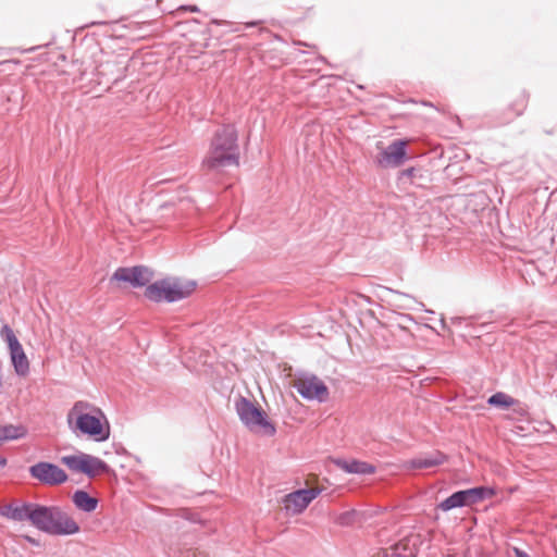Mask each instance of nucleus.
<instances>
[{"mask_svg":"<svg viewBox=\"0 0 557 557\" xmlns=\"http://www.w3.org/2000/svg\"><path fill=\"white\" fill-rule=\"evenodd\" d=\"M67 423L75 431L88 435L97 442L110 437L109 422L101 411L88 401L79 400L67 413Z\"/></svg>","mask_w":557,"mask_h":557,"instance_id":"f257e3e1","label":"nucleus"},{"mask_svg":"<svg viewBox=\"0 0 557 557\" xmlns=\"http://www.w3.org/2000/svg\"><path fill=\"white\" fill-rule=\"evenodd\" d=\"M237 131L233 125L219 127L210 144L209 151L202 165L208 170H218L224 166L239 164V147Z\"/></svg>","mask_w":557,"mask_h":557,"instance_id":"f03ea898","label":"nucleus"},{"mask_svg":"<svg viewBox=\"0 0 557 557\" xmlns=\"http://www.w3.org/2000/svg\"><path fill=\"white\" fill-rule=\"evenodd\" d=\"M32 524L52 535H70L79 531L77 522L58 507L35 505Z\"/></svg>","mask_w":557,"mask_h":557,"instance_id":"7ed1b4c3","label":"nucleus"},{"mask_svg":"<svg viewBox=\"0 0 557 557\" xmlns=\"http://www.w3.org/2000/svg\"><path fill=\"white\" fill-rule=\"evenodd\" d=\"M197 289V282L183 277H165L145 289V296L154 302H175L190 297Z\"/></svg>","mask_w":557,"mask_h":557,"instance_id":"20e7f679","label":"nucleus"},{"mask_svg":"<svg viewBox=\"0 0 557 557\" xmlns=\"http://www.w3.org/2000/svg\"><path fill=\"white\" fill-rule=\"evenodd\" d=\"M235 409L240 421L251 431L260 435L272 436L276 429L267 412L256 403L245 397L235 401Z\"/></svg>","mask_w":557,"mask_h":557,"instance_id":"39448f33","label":"nucleus"},{"mask_svg":"<svg viewBox=\"0 0 557 557\" xmlns=\"http://www.w3.org/2000/svg\"><path fill=\"white\" fill-rule=\"evenodd\" d=\"M61 462L70 470L84 473L90 478L109 471V467L104 461L85 453L63 456Z\"/></svg>","mask_w":557,"mask_h":557,"instance_id":"423d86ee","label":"nucleus"},{"mask_svg":"<svg viewBox=\"0 0 557 557\" xmlns=\"http://www.w3.org/2000/svg\"><path fill=\"white\" fill-rule=\"evenodd\" d=\"M292 386L308 400L324 403L330 396L329 387L315 375H299L293 380Z\"/></svg>","mask_w":557,"mask_h":557,"instance_id":"0eeeda50","label":"nucleus"},{"mask_svg":"<svg viewBox=\"0 0 557 557\" xmlns=\"http://www.w3.org/2000/svg\"><path fill=\"white\" fill-rule=\"evenodd\" d=\"M1 336L7 342L12 363L15 372L20 376H26L29 373V361L24 352V349L15 336L13 330L9 325H3L1 329Z\"/></svg>","mask_w":557,"mask_h":557,"instance_id":"6e6552de","label":"nucleus"},{"mask_svg":"<svg viewBox=\"0 0 557 557\" xmlns=\"http://www.w3.org/2000/svg\"><path fill=\"white\" fill-rule=\"evenodd\" d=\"M407 140H395L387 147L379 144L377 148L381 151L375 159L377 165L383 169L400 166L407 159Z\"/></svg>","mask_w":557,"mask_h":557,"instance_id":"1a4fd4ad","label":"nucleus"},{"mask_svg":"<svg viewBox=\"0 0 557 557\" xmlns=\"http://www.w3.org/2000/svg\"><path fill=\"white\" fill-rule=\"evenodd\" d=\"M423 541V536L419 533L409 534L398 543L381 549L377 557H416Z\"/></svg>","mask_w":557,"mask_h":557,"instance_id":"9d476101","label":"nucleus"},{"mask_svg":"<svg viewBox=\"0 0 557 557\" xmlns=\"http://www.w3.org/2000/svg\"><path fill=\"white\" fill-rule=\"evenodd\" d=\"M321 492L322 488L310 487L286 495L283 499V508L286 515L295 516L301 513Z\"/></svg>","mask_w":557,"mask_h":557,"instance_id":"9b49d317","label":"nucleus"},{"mask_svg":"<svg viewBox=\"0 0 557 557\" xmlns=\"http://www.w3.org/2000/svg\"><path fill=\"white\" fill-rule=\"evenodd\" d=\"M152 278V272L145 267L119 268L113 273L111 281L129 283L134 287L147 285Z\"/></svg>","mask_w":557,"mask_h":557,"instance_id":"f8f14e48","label":"nucleus"},{"mask_svg":"<svg viewBox=\"0 0 557 557\" xmlns=\"http://www.w3.org/2000/svg\"><path fill=\"white\" fill-rule=\"evenodd\" d=\"M30 474L46 484H61L67 480L66 473L55 465L39 462L29 469Z\"/></svg>","mask_w":557,"mask_h":557,"instance_id":"ddd939ff","label":"nucleus"},{"mask_svg":"<svg viewBox=\"0 0 557 557\" xmlns=\"http://www.w3.org/2000/svg\"><path fill=\"white\" fill-rule=\"evenodd\" d=\"M35 508V504H22V505H7L0 509V513L3 517L15 521H23L28 519L32 522V515Z\"/></svg>","mask_w":557,"mask_h":557,"instance_id":"4468645a","label":"nucleus"},{"mask_svg":"<svg viewBox=\"0 0 557 557\" xmlns=\"http://www.w3.org/2000/svg\"><path fill=\"white\" fill-rule=\"evenodd\" d=\"M335 465L348 473L371 474L375 470L372 465L359 460L338 459L335 460Z\"/></svg>","mask_w":557,"mask_h":557,"instance_id":"2eb2a0df","label":"nucleus"},{"mask_svg":"<svg viewBox=\"0 0 557 557\" xmlns=\"http://www.w3.org/2000/svg\"><path fill=\"white\" fill-rule=\"evenodd\" d=\"M463 498L466 500V506L476 504L483 499L493 497L496 492L492 487H473L469 490L462 491Z\"/></svg>","mask_w":557,"mask_h":557,"instance_id":"dca6fc26","label":"nucleus"},{"mask_svg":"<svg viewBox=\"0 0 557 557\" xmlns=\"http://www.w3.org/2000/svg\"><path fill=\"white\" fill-rule=\"evenodd\" d=\"M27 429L23 424L0 425V446L8 441H15L25 437Z\"/></svg>","mask_w":557,"mask_h":557,"instance_id":"f3484780","label":"nucleus"},{"mask_svg":"<svg viewBox=\"0 0 557 557\" xmlns=\"http://www.w3.org/2000/svg\"><path fill=\"white\" fill-rule=\"evenodd\" d=\"M446 461V456L442 453H435L429 456L412 459L410 467L414 469H424L440 466Z\"/></svg>","mask_w":557,"mask_h":557,"instance_id":"a211bd4d","label":"nucleus"},{"mask_svg":"<svg viewBox=\"0 0 557 557\" xmlns=\"http://www.w3.org/2000/svg\"><path fill=\"white\" fill-rule=\"evenodd\" d=\"M73 503L75 506L86 512H91L97 508L98 500L89 496L84 491H76L73 495Z\"/></svg>","mask_w":557,"mask_h":557,"instance_id":"6ab92c4d","label":"nucleus"},{"mask_svg":"<svg viewBox=\"0 0 557 557\" xmlns=\"http://www.w3.org/2000/svg\"><path fill=\"white\" fill-rule=\"evenodd\" d=\"M461 506H466V500L463 498V494H462V491H459V492H456L454 493L453 495H450L449 497H447L445 500H443L438 507L443 510V511H447V510H450L453 508H456V507H461Z\"/></svg>","mask_w":557,"mask_h":557,"instance_id":"aec40b11","label":"nucleus"},{"mask_svg":"<svg viewBox=\"0 0 557 557\" xmlns=\"http://www.w3.org/2000/svg\"><path fill=\"white\" fill-rule=\"evenodd\" d=\"M487 403L492 406L502 407V408H509L516 404V399L510 397L509 395L498 392L494 395H492Z\"/></svg>","mask_w":557,"mask_h":557,"instance_id":"412c9836","label":"nucleus"},{"mask_svg":"<svg viewBox=\"0 0 557 557\" xmlns=\"http://www.w3.org/2000/svg\"><path fill=\"white\" fill-rule=\"evenodd\" d=\"M7 465V459L0 455V468L4 467Z\"/></svg>","mask_w":557,"mask_h":557,"instance_id":"4be33fe9","label":"nucleus"},{"mask_svg":"<svg viewBox=\"0 0 557 557\" xmlns=\"http://www.w3.org/2000/svg\"><path fill=\"white\" fill-rule=\"evenodd\" d=\"M518 557H529L527 554L518 553Z\"/></svg>","mask_w":557,"mask_h":557,"instance_id":"5701e85b","label":"nucleus"},{"mask_svg":"<svg viewBox=\"0 0 557 557\" xmlns=\"http://www.w3.org/2000/svg\"><path fill=\"white\" fill-rule=\"evenodd\" d=\"M190 11H193V12H197V11H198V9H197L196 7H194V8H191V9H190Z\"/></svg>","mask_w":557,"mask_h":557,"instance_id":"b1692460","label":"nucleus"},{"mask_svg":"<svg viewBox=\"0 0 557 557\" xmlns=\"http://www.w3.org/2000/svg\"><path fill=\"white\" fill-rule=\"evenodd\" d=\"M256 23H247V26H253Z\"/></svg>","mask_w":557,"mask_h":557,"instance_id":"393cba45","label":"nucleus"}]
</instances>
